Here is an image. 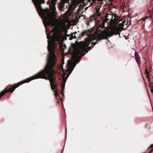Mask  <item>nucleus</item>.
Listing matches in <instances>:
<instances>
[{
	"instance_id": "nucleus-8",
	"label": "nucleus",
	"mask_w": 153,
	"mask_h": 153,
	"mask_svg": "<svg viewBox=\"0 0 153 153\" xmlns=\"http://www.w3.org/2000/svg\"><path fill=\"white\" fill-rule=\"evenodd\" d=\"M55 94V95L57 96L58 95V94L56 92V91Z\"/></svg>"
},
{
	"instance_id": "nucleus-3",
	"label": "nucleus",
	"mask_w": 153,
	"mask_h": 153,
	"mask_svg": "<svg viewBox=\"0 0 153 153\" xmlns=\"http://www.w3.org/2000/svg\"><path fill=\"white\" fill-rule=\"evenodd\" d=\"M66 3H68L71 5H77L79 3L78 0H63Z\"/></svg>"
},
{
	"instance_id": "nucleus-12",
	"label": "nucleus",
	"mask_w": 153,
	"mask_h": 153,
	"mask_svg": "<svg viewBox=\"0 0 153 153\" xmlns=\"http://www.w3.org/2000/svg\"><path fill=\"white\" fill-rule=\"evenodd\" d=\"M63 88H64V87H63V86H62V89H63Z\"/></svg>"
},
{
	"instance_id": "nucleus-5",
	"label": "nucleus",
	"mask_w": 153,
	"mask_h": 153,
	"mask_svg": "<svg viewBox=\"0 0 153 153\" xmlns=\"http://www.w3.org/2000/svg\"><path fill=\"white\" fill-rule=\"evenodd\" d=\"M7 91H2L0 93V98L4 94H5Z\"/></svg>"
},
{
	"instance_id": "nucleus-1",
	"label": "nucleus",
	"mask_w": 153,
	"mask_h": 153,
	"mask_svg": "<svg viewBox=\"0 0 153 153\" xmlns=\"http://www.w3.org/2000/svg\"><path fill=\"white\" fill-rule=\"evenodd\" d=\"M108 16H110V15H108L107 17H108ZM109 20V19L107 18L105 20H103L101 25L102 27H109V29L103 31L97 35H91L89 36L88 39H87L85 42H76L75 44H73L71 45L69 50V52L72 55V61H68L66 66L67 70H65L63 69L62 65L60 68V70L62 71V78H65V76L66 71H68L69 74L66 77L68 78L69 76L76 64L80 62L81 57L84 55V51L86 50L90 44L91 43L92 46L94 45L93 46L89 47L90 48L95 46L96 44L91 43V41L96 39L97 38L99 40L101 39H107L108 37H110L114 34L119 33L120 31L121 30V28L125 23L124 21H119L118 20V18L116 16L112 17L111 20L110 21L109 24L107 22V21Z\"/></svg>"
},
{
	"instance_id": "nucleus-10",
	"label": "nucleus",
	"mask_w": 153,
	"mask_h": 153,
	"mask_svg": "<svg viewBox=\"0 0 153 153\" xmlns=\"http://www.w3.org/2000/svg\"><path fill=\"white\" fill-rule=\"evenodd\" d=\"M151 91L153 93V89L151 90Z\"/></svg>"
},
{
	"instance_id": "nucleus-13",
	"label": "nucleus",
	"mask_w": 153,
	"mask_h": 153,
	"mask_svg": "<svg viewBox=\"0 0 153 153\" xmlns=\"http://www.w3.org/2000/svg\"><path fill=\"white\" fill-rule=\"evenodd\" d=\"M152 146H153V145H152Z\"/></svg>"
},
{
	"instance_id": "nucleus-4",
	"label": "nucleus",
	"mask_w": 153,
	"mask_h": 153,
	"mask_svg": "<svg viewBox=\"0 0 153 153\" xmlns=\"http://www.w3.org/2000/svg\"><path fill=\"white\" fill-rule=\"evenodd\" d=\"M135 58L138 64H140V57L137 53L135 52Z\"/></svg>"
},
{
	"instance_id": "nucleus-6",
	"label": "nucleus",
	"mask_w": 153,
	"mask_h": 153,
	"mask_svg": "<svg viewBox=\"0 0 153 153\" xmlns=\"http://www.w3.org/2000/svg\"><path fill=\"white\" fill-rule=\"evenodd\" d=\"M62 50L63 51H64V50L65 49V46H62Z\"/></svg>"
},
{
	"instance_id": "nucleus-9",
	"label": "nucleus",
	"mask_w": 153,
	"mask_h": 153,
	"mask_svg": "<svg viewBox=\"0 0 153 153\" xmlns=\"http://www.w3.org/2000/svg\"><path fill=\"white\" fill-rule=\"evenodd\" d=\"M73 38H71V37L70 38V40H71Z\"/></svg>"
},
{
	"instance_id": "nucleus-11",
	"label": "nucleus",
	"mask_w": 153,
	"mask_h": 153,
	"mask_svg": "<svg viewBox=\"0 0 153 153\" xmlns=\"http://www.w3.org/2000/svg\"><path fill=\"white\" fill-rule=\"evenodd\" d=\"M61 45H60V48H61Z\"/></svg>"
},
{
	"instance_id": "nucleus-7",
	"label": "nucleus",
	"mask_w": 153,
	"mask_h": 153,
	"mask_svg": "<svg viewBox=\"0 0 153 153\" xmlns=\"http://www.w3.org/2000/svg\"><path fill=\"white\" fill-rule=\"evenodd\" d=\"M152 145H151V147H152V148H153V146H152ZM153 151V149L152 150H151L150 151V153H151V152H152V151Z\"/></svg>"
},
{
	"instance_id": "nucleus-2",
	"label": "nucleus",
	"mask_w": 153,
	"mask_h": 153,
	"mask_svg": "<svg viewBox=\"0 0 153 153\" xmlns=\"http://www.w3.org/2000/svg\"><path fill=\"white\" fill-rule=\"evenodd\" d=\"M67 29V26H55L54 28L51 30V33H53L51 37H50L51 35H47V37L49 39L48 46V53L47 56V63L45 69L33 76L15 85L11 89H8V91L13 93L17 88L23 83L39 78L49 79L51 83L52 89L53 90L55 89L56 86L54 83L53 76L55 72L52 68L56 63V56L54 50L57 45L55 42L62 41L63 36L62 34V32L64 31L66 33Z\"/></svg>"
}]
</instances>
